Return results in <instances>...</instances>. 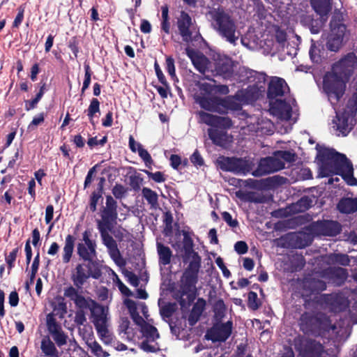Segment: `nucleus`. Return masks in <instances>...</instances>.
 <instances>
[{
	"instance_id": "obj_62",
	"label": "nucleus",
	"mask_w": 357,
	"mask_h": 357,
	"mask_svg": "<svg viewBox=\"0 0 357 357\" xmlns=\"http://www.w3.org/2000/svg\"><path fill=\"white\" fill-rule=\"evenodd\" d=\"M154 68H155V74L157 75V77H158L159 82L162 84H163V86H167V82L166 80V78L157 62H155L154 64Z\"/></svg>"
},
{
	"instance_id": "obj_9",
	"label": "nucleus",
	"mask_w": 357,
	"mask_h": 357,
	"mask_svg": "<svg viewBox=\"0 0 357 357\" xmlns=\"http://www.w3.org/2000/svg\"><path fill=\"white\" fill-rule=\"evenodd\" d=\"M91 237V232L84 231L81 241L77 245L78 255L85 261H92L96 257V243Z\"/></svg>"
},
{
	"instance_id": "obj_12",
	"label": "nucleus",
	"mask_w": 357,
	"mask_h": 357,
	"mask_svg": "<svg viewBox=\"0 0 357 357\" xmlns=\"http://www.w3.org/2000/svg\"><path fill=\"white\" fill-rule=\"evenodd\" d=\"M295 100L289 98L287 100L276 99L271 102L270 112L280 121H291L292 119V105Z\"/></svg>"
},
{
	"instance_id": "obj_17",
	"label": "nucleus",
	"mask_w": 357,
	"mask_h": 357,
	"mask_svg": "<svg viewBox=\"0 0 357 357\" xmlns=\"http://www.w3.org/2000/svg\"><path fill=\"white\" fill-rule=\"evenodd\" d=\"M233 324L228 321L224 324H215L208 331L206 337L213 342H225L231 334Z\"/></svg>"
},
{
	"instance_id": "obj_20",
	"label": "nucleus",
	"mask_w": 357,
	"mask_h": 357,
	"mask_svg": "<svg viewBox=\"0 0 357 357\" xmlns=\"http://www.w3.org/2000/svg\"><path fill=\"white\" fill-rule=\"evenodd\" d=\"M177 26L179 34L184 42L189 43L192 40V33L195 31V27L192 24L190 15L182 11L177 20Z\"/></svg>"
},
{
	"instance_id": "obj_13",
	"label": "nucleus",
	"mask_w": 357,
	"mask_h": 357,
	"mask_svg": "<svg viewBox=\"0 0 357 357\" xmlns=\"http://www.w3.org/2000/svg\"><path fill=\"white\" fill-rule=\"evenodd\" d=\"M220 168L223 171L231 172L236 174H245L249 171V164L247 160L238 158L220 157L218 159Z\"/></svg>"
},
{
	"instance_id": "obj_25",
	"label": "nucleus",
	"mask_w": 357,
	"mask_h": 357,
	"mask_svg": "<svg viewBox=\"0 0 357 357\" xmlns=\"http://www.w3.org/2000/svg\"><path fill=\"white\" fill-rule=\"evenodd\" d=\"M91 321L95 328L108 324L107 310L97 303L90 311Z\"/></svg>"
},
{
	"instance_id": "obj_44",
	"label": "nucleus",
	"mask_w": 357,
	"mask_h": 357,
	"mask_svg": "<svg viewBox=\"0 0 357 357\" xmlns=\"http://www.w3.org/2000/svg\"><path fill=\"white\" fill-rule=\"evenodd\" d=\"M100 112V102L97 98H93L91 100L89 107L87 109V115L89 117L90 121L93 124V117L95 114Z\"/></svg>"
},
{
	"instance_id": "obj_23",
	"label": "nucleus",
	"mask_w": 357,
	"mask_h": 357,
	"mask_svg": "<svg viewBox=\"0 0 357 357\" xmlns=\"http://www.w3.org/2000/svg\"><path fill=\"white\" fill-rule=\"evenodd\" d=\"M199 122L215 128H229L231 126V121L229 118L218 116L211 114L203 111L197 112Z\"/></svg>"
},
{
	"instance_id": "obj_3",
	"label": "nucleus",
	"mask_w": 357,
	"mask_h": 357,
	"mask_svg": "<svg viewBox=\"0 0 357 357\" xmlns=\"http://www.w3.org/2000/svg\"><path fill=\"white\" fill-rule=\"evenodd\" d=\"M124 304L128 308L133 321L140 327L144 340L140 344V348L145 352L155 353L160 351V346L156 340L160 335L155 327L150 324L149 310L144 303H136L130 299H126Z\"/></svg>"
},
{
	"instance_id": "obj_63",
	"label": "nucleus",
	"mask_w": 357,
	"mask_h": 357,
	"mask_svg": "<svg viewBox=\"0 0 357 357\" xmlns=\"http://www.w3.org/2000/svg\"><path fill=\"white\" fill-rule=\"evenodd\" d=\"M18 13L16 16V17L14 20L13 26L15 28H18L19 26L21 24V23L23 21L24 19V8L20 6L17 9Z\"/></svg>"
},
{
	"instance_id": "obj_14",
	"label": "nucleus",
	"mask_w": 357,
	"mask_h": 357,
	"mask_svg": "<svg viewBox=\"0 0 357 357\" xmlns=\"http://www.w3.org/2000/svg\"><path fill=\"white\" fill-rule=\"evenodd\" d=\"M356 67L357 56L354 53H349L335 63L332 69L349 80Z\"/></svg>"
},
{
	"instance_id": "obj_49",
	"label": "nucleus",
	"mask_w": 357,
	"mask_h": 357,
	"mask_svg": "<svg viewBox=\"0 0 357 357\" xmlns=\"http://www.w3.org/2000/svg\"><path fill=\"white\" fill-rule=\"evenodd\" d=\"M276 155L285 162H291L295 160V154L289 151H276Z\"/></svg>"
},
{
	"instance_id": "obj_7",
	"label": "nucleus",
	"mask_w": 357,
	"mask_h": 357,
	"mask_svg": "<svg viewBox=\"0 0 357 357\" xmlns=\"http://www.w3.org/2000/svg\"><path fill=\"white\" fill-rule=\"evenodd\" d=\"M330 275L338 277L341 280L346 278V270L342 268H329L322 273H316L305 278L304 287L308 289L311 293H319L326 289V280Z\"/></svg>"
},
{
	"instance_id": "obj_54",
	"label": "nucleus",
	"mask_w": 357,
	"mask_h": 357,
	"mask_svg": "<svg viewBox=\"0 0 357 357\" xmlns=\"http://www.w3.org/2000/svg\"><path fill=\"white\" fill-rule=\"evenodd\" d=\"M44 119H45V117H44L43 113H40V114H37L36 116H35L33 117V120L28 126V129L29 130H34L38 125L43 123Z\"/></svg>"
},
{
	"instance_id": "obj_60",
	"label": "nucleus",
	"mask_w": 357,
	"mask_h": 357,
	"mask_svg": "<svg viewBox=\"0 0 357 357\" xmlns=\"http://www.w3.org/2000/svg\"><path fill=\"white\" fill-rule=\"evenodd\" d=\"M203 310H204V305H200L198 303L195 304L192 307V312H191V314L190 316V319H189L190 321H191V320L194 317H195V321H196L198 319L199 317L202 314Z\"/></svg>"
},
{
	"instance_id": "obj_45",
	"label": "nucleus",
	"mask_w": 357,
	"mask_h": 357,
	"mask_svg": "<svg viewBox=\"0 0 357 357\" xmlns=\"http://www.w3.org/2000/svg\"><path fill=\"white\" fill-rule=\"evenodd\" d=\"M263 48L264 49L265 53L271 55H273L281 51L275 42H273L272 40H265L264 46H263Z\"/></svg>"
},
{
	"instance_id": "obj_51",
	"label": "nucleus",
	"mask_w": 357,
	"mask_h": 357,
	"mask_svg": "<svg viewBox=\"0 0 357 357\" xmlns=\"http://www.w3.org/2000/svg\"><path fill=\"white\" fill-rule=\"evenodd\" d=\"M84 70H85L84 80L83 86L82 88V93H84V91L89 88L90 83H91V69L88 64H84Z\"/></svg>"
},
{
	"instance_id": "obj_21",
	"label": "nucleus",
	"mask_w": 357,
	"mask_h": 357,
	"mask_svg": "<svg viewBox=\"0 0 357 357\" xmlns=\"http://www.w3.org/2000/svg\"><path fill=\"white\" fill-rule=\"evenodd\" d=\"M284 165L283 160H280L275 152L273 156L260 160L257 172H259L261 174H268L282 169Z\"/></svg>"
},
{
	"instance_id": "obj_37",
	"label": "nucleus",
	"mask_w": 357,
	"mask_h": 357,
	"mask_svg": "<svg viewBox=\"0 0 357 357\" xmlns=\"http://www.w3.org/2000/svg\"><path fill=\"white\" fill-rule=\"evenodd\" d=\"M142 195L152 208H156L158 206V195L155 191L148 188H143Z\"/></svg>"
},
{
	"instance_id": "obj_50",
	"label": "nucleus",
	"mask_w": 357,
	"mask_h": 357,
	"mask_svg": "<svg viewBox=\"0 0 357 357\" xmlns=\"http://www.w3.org/2000/svg\"><path fill=\"white\" fill-rule=\"evenodd\" d=\"M215 316L217 319H221L224 317L225 305L222 301H218L214 306Z\"/></svg>"
},
{
	"instance_id": "obj_5",
	"label": "nucleus",
	"mask_w": 357,
	"mask_h": 357,
	"mask_svg": "<svg viewBox=\"0 0 357 357\" xmlns=\"http://www.w3.org/2000/svg\"><path fill=\"white\" fill-rule=\"evenodd\" d=\"M211 26L225 41L236 45L241 33L234 19L223 9H214L210 13Z\"/></svg>"
},
{
	"instance_id": "obj_11",
	"label": "nucleus",
	"mask_w": 357,
	"mask_h": 357,
	"mask_svg": "<svg viewBox=\"0 0 357 357\" xmlns=\"http://www.w3.org/2000/svg\"><path fill=\"white\" fill-rule=\"evenodd\" d=\"M334 109L336 108L334 107ZM336 116L333 120V128L338 132L337 135L347 136L351 129L353 128L354 116L355 113L350 111L345 110L344 112L340 113V112L335 111Z\"/></svg>"
},
{
	"instance_id": "obj_52",
	"label": "nucleus",
	"mask_w": 357,
	"mask_h": 357,
	"mask_svg": "<svg viewBox=\"0 0 357 357\" xmlns=\"http://www.w3.org/2000/svg\"><path fill=\"white\" fill-rule=\"evenodd\" d=\"M332 260L342 266H347L350 262L348 255L344 254H335L333 256Z\"/></svg>"
},
{
	"instance_id": "obj_41",
	"label": "nucleus",
	"mask_w": 357,
	"mask_h": 357,
	"mask_svg": "<svg viewBox=\"0 0 357 357\" xmlns=\"http://www.w3.org/2000/svg\"><path fill=\"white\" fill-rule=\"evenodd\" d=\"M310 58L313 63H318L321 61V49L312 41L310 51Z\"/></svg>"
},
{
	"instance_id": "obj_26",
	"label": "nucleus",
	"mask_w": 357,
	"mask_h": 357,
	"mask_svg": "<svg viewBox=\"0 0 357 357\" xmlns=\"http://www.w3.org/2000/svg\"><path fill=\"white\" fill-rule=\"evenodd\" d=\"M185 52L188 56L191 59L195 68L201 73H204L208 69L209 64V61L207 57L189 47L185 49Z\"/></svg>"
},
{
	"instance_id": "obj_10",
	"label": "nucleus",
	"mask_w": 357,
	"mask_h": 357,
	"mask_svg": "<svg viewBox=\"0 0 357 357\" xmlns=\"http://www.w3.org/2000/svg\"><path fill=\"white\" fill-rule=\"evenodd\" d=\"M201 262H189L181 278V288L185 293H194L198 281V273Z\"/></svg>"
},
{
	"instance_id": "obj_28",
	"label": "nucleus",
	"mask_w": 357,
	"mask_h": 357,
	"mask_svg": "<svg viewBox=\"0 0 357 357\" xmlns=\"http://www.w3.org/2000/svg\"><path fill=\"white\" fill-rule=\"evenodd\" d=\"M345 29L346 28L344 25H340L337 26L336 33L335 29L332 31L326 43L327 48L329 50L333 52L338 51L342 43Z\"/></svg>"
},
{
	"instance_id": "obj_27",
	"label": "nucleus",
	"mask_w": 357,
	"mask_h": 357,
	"mask_svg": "<svg viewBox=\"0 0 357 357\" xmlns=\"http://www.w3.org/2000/svg\"><path fill=\"white\" fill-rule=\"evenodd\" d=\"M216 73L225 79H229L233 73V62L227 56H219L215 62Z\"/></svg>"
},
{
	"instance_id": "obj_24",
	"label": "nucleus",
	"mask_w": 357,
	"mask_h": 357,
	"mask_svg": "<svg viewBox=\"0 0 357 357\" xmlns=\"http://www.w3.org/2000/svg\"><path fill=\"white\" fill-rule=\"evenodd\" d=\"M314 231L318 236H334L341 231V227L335 221H324L314 225Z\"/></svg>"
},
{
	"instance_id": "obj_19",
	"label": "nucleus",
	"mask_w": 357,
	"mask_h": 357,
	"mask_svg": "<svg viewBox=\"0 0 357 357\" xmlns=\"http://www.w3.org/2000/svg\"><path fill=\"white\" fill-rule=\"evenodd\" d=\"M47 328L58 347L67 343V335L62 330L61 326L56 321L53 313H50L46 318Z\"/></svg>"
},
{
	"instance_id": "obj_15",
	"label": "nucleus",
	"mask_w": 357,
	"mask_h": 357,
	"mask_svg": "<svg viewBox=\"0 0 357 357\" xmlns=\"http://www.w3.org/2000/svg\"><path fill=\"white\" fill-rule=\"evenodd\" d=\"M100 275L101 272L99 269L91 270L89 264H82L77 266L72 278L74 284L77 287L81 288L89 278L98 279Z\"/></svg>"
},
{
	"instance_id": "obj_2",
	"label": "nucleus",
	"mask_w": 357,
	"mask_h": 357,
	"mask_svg": "<svg viewBox=\"0 0 357 357\" xmlns=\"http://www.w3.org/2000/svg\"><path fill=\"white\" fill-rule=\"evenodd\" d=\"M318 157L320 160L319 174L321 177L339 174L348 185H357V179L354 176L352 164L345 155L335 151L333 149L321 148L319 150Z\"/></svg>"
},
{
	"instance_id": "obj_30",
	"label": "nucleus",
	"mask_w": 357,
	"mask_h": 357,
	"mask_svg": "<svg viewBox=\"0 0 357 357\" xmlns=\"http://www.w3.org/2000/svg\"><path fill=\"white\" fill-rule=\"evenodd\" d=\"M183 249L185 258L190 260L189 262H201V257L193 250V241L188 232L183 231Z\"/></svg>"
},
{
	"instance_id": "obj_64",
	"label": "nucleus",
	"mask_w": 357,
	"mask_h": 357,
	"mask_svg": "<svg viewBox=\"0 0 357 357\" xmlns=\"http://www.w3.org/2000/svg\"><path fill=\"white\" fill-rule=\"evenodd\" d=\"M190 161L196 166H202L204 164L203 158L197 151H195L190 157Z\"/></svg>"
},
{
	"instance_id": "obj_47",
	"label": "nucleus",
	"mask_w": 357,
	"mask_h": 357,
	"mask_svg": "<svg viewBox=\"0 0 357 357\" xmlns=\"http://www.w3.org/2000/svg\"><path fill=\"white\" fill-rule=\"evenodd\" d=\"M139 149L137 151L139 156L144 162L145 165L147 167H151V165L153 164V160L151 155L145 149H144L143 146H139Z\"/></svg>"
},
{
	"instance_id": "obj_48",
	"label": "nucleus",
	"mask_w": 357,
	"mask_h": 357,
	"mask_svg": "<svg viewBox=\"0 0 357 357\" xmlns=\"http://www.w3.org/2000/svg\"><path fill=\"white\" fill-rule=\"evenodd\" d=\"M166 70L174 82H178V78L176 75L175 66L174 59L169 56L166 59Z\"/></svg>"
},
{
	"instance_id": "obj_59",
	"label": "nucleus",
	"mask_w": 357,
	"mask_h": 357,
	"mask_svg": "<svg viewBox=\"0 0 357 357\" xmlns=\"http://www.w3.org/2000/svg\"><path fill=\"white\" fill-rule=\"evenodd\" d=\"M126 192L125 187L120 184H116L112 189V194L116 199H121Z\"/></svg>"
},
{
	"instance_id": "obj_29",
	"label": "nucleus",
	"mask_w": 357,
	"mask_h": 357,
	"mask_svg": "<svg viewBox=\"0 0 357 357\" xmlns=\"http://www.w3.org/2000/svg\"><path fill=\"white\" fill-rule=\"evenodd\" d=\"M245 104V102L242 100V97L238 96L237 93L234 96L221 98V107L223 109L220 114L227 113L229 110L239 111Z\"/></svg>"
},
{
	"instance_id": "obj_55",
	"label": "nucleus",
	"mask_w": 357,
	"mask_h": 357,
	"mask_svg": "<svg viewBox=\"0 0 357 357\" xmlns=\"http://www.w3.org/2000/svg\"><path fill=\"white\" fill-rule=\"evenodd\" d=\"M113 275L114 282H116L121 292L124 295L129 296L131 293L130 289L121 282V280L119 278L118 275L114 272H113Z\"/></svg>"
},
{
	"instance_id": "obj_34",
	"label": "nucleus",
	"mask_w": 357,
	"mask_h": 357,
	"mask_svg": "<svg viewBox=\"0 0 357 357\" xmlns=\"http://www.w3.org/2000/svg\"><path fill=\"white\" fill-rule=\"evenodd\" d=\"M338 210L344 213H351L357 211V199L344 198L337 204Z\"/></svg>"
},
{
	"instance_id": "obj_38",
	"label": "nucleus",
	"mask_w": 357,
	"mask_h": 357,
	"mask_svg": "<svg viewBox=\"0 0 357 357\" xmlns=\"http://www.w3.org/2000/svg\"><path fill=\"white\" fill-rule=\"evenodd\" d=\"M208 135L213 142L217 145H222L226 140L225 132L218 128H209Z\"/></svg>"
},
{
	"instance_id": "obj_61",
	"label": "nucleus",
	"mask_w": 357,
	"mask_h": 357,
	"mask_svg": "<svg viewBox=\"0 0 357 357\" xmlns=\"http://www.w3.org/2000/svg\"><path fill=\"white\" fill-rule=\"evenodd\" d=\"M222 219L229 225L231 227H236L238 225V221L236 219H233L231 214L228 212H223L222 213Z\"/></svg>"
},
{
	"instance_id": "obj_36",
	"label": "nucleus",
	"mask_w": 357,
	"mask_h": 357,
	"mask_svg": "<svg viewBox=\"0 0 357 357\" xmlns=\"http://www.w3.org/2000/svg\"><path fill=\"white\" fill-rule=\"evenodd\" d=\"M74 249V238L71 235H68L65 240V245L63 248V262L68 263L71 259Z\"/></svg>"
},
{
	"instance_id": "obj_6",
	"label": "nucleus",
	"mask_w": 357,
	"mask_h": 357,
	"mask_svg": "<svg viewBox=\"0 0 357 357\" xmlns=\"http://www.w3.org/2000/svg\"><path fill=\"white\" fill-rule=\"evenodd\" d=\"M347 82L346 78L336 73L333 69L324 77L323 89L333 107L344 95Z\"/></svg>"
},
{
	"instance_id": "obj_39",
	"label": "nucleus",
	"mask_w": 357,
	"mask_h": 357,
	"mask_svg": "<svg viewBox=\"0 0 357 357\" xmlns=\"http://www.w3.org/2000/svg\"><path fill=\"white\" fill-rule=\"evenodd\" d=\"M108 324L97 328L96 330L97 331L98 335L101 339V340L106 344H111L113 341V335L112 333L108 328Z\"/></svg>"
},
{
	"instance_id": "obj_4",
	"label": "nucleus",
	"mask_w": 357,
	"mask_h": 357,
	"mask_svg": "<svg viewBox=\"0 0 357 357\" xmlns=\"http://www.w3.org/2000/svg\"><path fill=\"white\" fill-rule=\"evenodd\" d=\"M116 207V202L113 197L110 195L107 196L105 206L101 211L102 219L98 221V229L109 257L118 266L123 267L126 265V261L121 256L116 241L108 232L111 225L117 218Z\"/></svg>"
},
{
	"instance_id": "obj_18",
	"label": "nucleus",
	"mask_w": 357,
	"mask_h": 357,
	"mask_svg": "<svg viewBox=\"0 0 357 357\" xmlns=\"http://www.w3.org/2000/svg\"><path fill=\"white\" fill-rule=\"evenodd\" d=\"M197 103L199 106L208 111L221 113L222 107H221V98L212 95L210 93H205L195 96Z\"/></svg>"
},
{
	"instance_id": "obj_43",
	"label": "nucleus",
	"mask_w": 357,
	"mask_h": 357,
	"mask_svg": "<svg viewBox=\"0 0 357 357\" xmlns=\"http://www.w3.org/2000/svg\"><path fill=\"white\" fill-rule=\"evenodd\" d=\"M45 85L43 84L40 89L39 92L36 94V98L31 100H27L25 102V108L27 111L34 109L36 107V105L42 98L44 91H45Z\"/></svg>"
},
{
	"instance_id": "obj_46",
	"label": "nucleus",
	"mask_w": 357,
	"mask_h": 357,
	"mask_svg": "<svg viewBox=\"0 0 357 357\" xmlns=\"http://www.w3.org/2000/svg\"><path fill=\"white\" fill-rule=\"evenodd\" d=\"M275 43L279 47L280 50H282L287 43V34L280 29H277L275 31Z\"/></svg>"
},
{
	"instance_id": "obj_31",
	"label": "nucleus",
	"mask_w": 357,
	"mask_h": 357,
	"mask_svg": "<svg viewBox=\"0 0 357 357\" xmlns=\"http://www.w3.org/2000/svg\"><path fill=\"white\" fill-rule=\"evenodd\" d=\"M156 250L159 264L164 266L169 265L173 257L172 250L159 241L156 242Z\"/></svg>"
},
{
	"instance_id": "obj_58",
	"label": "nucleus",
	"mask_w": 357,
	"mask_h": 357,
	"mask_svg": "<svg viewBox=\"0 0 357 357\" xmlns=\"http://www.w3.org/2000/svg\"><path fill=\"white\" fill-rule=\"evenodd\" d=\"M148 177L157 183H162L165 181V176L161 172H146Z\"/></svg>"
},
{
	"instance_id": "obj_57",
	"label": "nucleus",
	"mask_w": 357,
	"mask_h": 357,
	"mask_svg": "<svg viewBox=\"0 0 357 357\" xmlns=\"http://www.w3.org/2000/svg\"><path fill=\"white\" fill-rule=\"evenodd\" d=\"M19 248H16L6 257V261L8 266V268L11 269L14 266V262L16 259Z\"/></svg>"
},
{
	"instance_id": "obj_16",
	"label": "nucleus",
	"mask_w": 357,
	"mask_h": 357,
	"mask_svg": "<svg viewBox=\"0 0 357 357\" xmlns=\"http://www.w3.org/2000/svg\"><path fill=\"white\" fill-rule=\"evenodd\" d=\"M64 296L73 301L76 306L81 311H85L91 309L97 304L96 301L89 297H84L79 293L74 287L67 288L64 291Z\"/></svg>"
},
{
	"instance_id": "obj_40",
	"label": "nucleus",
	"mask_w": 357,
	"mask_h": 357,
	"mask_svg": "<svg viewBox=\"0 0 357 357\" xmlns=\"http://www.w3.org/2000/svg\"><path fill=\"white\" fill-rule=\"evenodd\" d=\"M293 239H295L298 242V247L303 248L309 245L312 243V236L310 234L301 232L299 234L294 235Z\"/></svg>"
},
{
	"instance_id": "obj_56",
	"label": "nucleus",
	"mask_w": 357,
	"mask_h": 357,
	"mask_svg": "<svg viewBox=\"0 0 357 357\" xmlns=\"http://www.w3.org/2000/svg\"><path fill=\"white\" fill-rule=\"evenodd\" d=\"M310 200H309L307 197H303L294 206V207L299 211H305L310 207Z\"/></svg>"
},
{
	"instance_id": "obj_35",
	"label": "nucleus",
	"mask_w": 357,
	"mask_h": 357,
	"mask_svg": "<svg viewBox=\"0 0 357 357\" xmlns=\"http://www.w3.org/2000/svg\"><path fill=\"white\" fill-rule=\"evenodd\" d=\"M40 349L45 356L48 357H58L59 351L53 342L48 337L43 338Z\"/></svg>"
},
{
	"instance_id": "obj_1",
	"label": "nucleus",
	"mask_w": 357,
	"mask_h": 357,
	"mask_svg": "<svg viewBox=\"0 0 357 357\" xmlns=\"http://www.w3.org/2000/svg\"><path fill=\"white\" fill-rule=\"evenodd\" d=\"M326 308L331 312H340L348 308L349 321H342L332 324L330 318L323 313L314 315L305 312L301 317V330L305 334L321 335L326 332L335 336L337 341H344L349 335L350 323L357 324V294L351 292L348 296L344 294H334L324 296Z\"/></svg>"
},
{
	"instance_id": "obj_33",
	"label": "nucleus",
	"mask_w": 357,
	"mask_h": 357,
	"mask_svg": "<svg viewBox=\"0 0 357 357\" xmlns=\"http://www.w3.org/2000/svg\"><path fill=\"white\" fill-rule=\"evenodd\" d=\"M323 346L316 341H309L306 348L303 351V357H323Z\"/></svg>"
},
{
	"instance_id": "obj_22",
	"label": "nucleus",
	"mask_w": 357,
	"mask_h": 357,
	"mask_svg": "<svg viewBox=\"0 0 357 357\" xmlns=\"http://www.w3.org/2000/svg\"><path fill=\"white\" fill-rule=\"evenodd\" d=\"M289 88L285 80L282 78L273 77L271 78L268 88V97L269 99H279L288 93Z\"/></svg>"
},
{
	"instance_id": "obj_8",
	"label": "nucleus",
	"mask_w": 357,
	"mask_h": 357,
	"mask_svg": "<svg viewBox=\"0 0 357 357\" xmlns=\"http://www.w3.org/2000/svg\"><path fill=\"white\" fill-rule=\"evenodd\" d=\"M254 78L253 82L255 79L257 81L252 85H250L245 89H241L237 91V96L242 97V100L245 104H249L257 99H258L264 92V84L266 81V75L263 73H258L256 71H250L248 78Z\"/></svg>"
},
{
	"instance_id": "obj_32",
	"label": "nucleus",
	"mask_w": 357,
	"mask_h": 357,
	"mask_svg": "<svg viewBox=\"0 0 357 357\" xmlns=\"http://www.w3.org/2000/svg\"><path fill=\"white\" fill-rule=\"evenodd\" d=\"M312 6L315 12L320 15L321 21L327 20V15L331 10L329 0H310Z\"/></svg>"
},
{
	"instance_id": "obj_53",
	"label": "nucleus",
	"mask_w": 357,
	"mask_h": 357,
	"mask_svg": "<svg viewBox=\"0 0 357 357\" xmlns=\"http://www.w3.org/2000/svg\"><path fill=\"white\" fill-rule=\"evenodd\" d=\"M259 306L257 294L254 291L248 293V307L252 310H257Z\"/></svg>"
},
{
	"instance_id": "obj_42",
	"label": "nucleus",
	"mask_w": 357,
	"mask_h": 357,
	"mask_svg": "<svg viewBox=\"0 0 357 357\" xmlns=\"http://www.w3.org/2000/svg\"><path fill=\"white\" fill-rule=\"evenodd\" d=\"M119 331L121 334L126 335V337L129 340H131L134 336L132 329L130 327V321L127 319L121 320Z\"/></svg>"
}]
</instances>
